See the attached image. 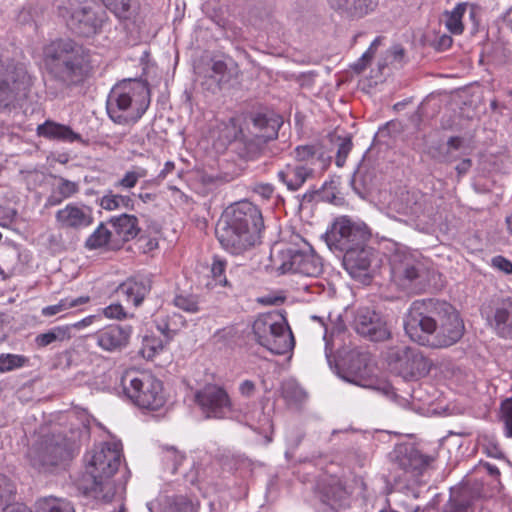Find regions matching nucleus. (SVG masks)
Masks as SVG:
<instances>
[{"mask_svg": "<svg viewBox=\"0 0 512 512\" xmlns=\"http://www.w3.org/2000/svg\"><path fill=\"white\" fill-rule=\"evenodd\" d=\"M122 456L118 442L95 445L84 456L85 475L91 480L88 487L94 497L107 505V512H127L123 503V487H117L112 480Z\"/></svg>", "mask_w": 512, "mask_h": 512, "instance_id": "nucleus-1", "label": "nucleus"}, {"mask_svg": "<svg viewBox=\"0 0 512 512\" xmlns=\"http://www.w3.org/2000/svg\"><path fill=\"white\" fill-rule=\"evenodd\" d=\"M46 83L59 89L82 83L92 71L91 54L83 45L72 39H57L43 51Z\"/></svg>", "mask_w": 512, "mask_h": 512, "instance_id": "nucleus-2", "label": "nucleus"}, {"mask_svg": "<svg viewBox=\"0 0 512 512\" xmlns=\"http://www.w3.org/2000/svg\"><path fill=\"white\" fill-rule=\"evenodd\" d=\"M263 227L260 209L249 201H240L225 210L216 234L225 250L239 255L260 243Z\"/></svg>", "mask_w": 512, "mask_h": 512, "instance_id": "nucleus-3", "label": "nucleus"}, {"mask_svg": "<svg viewBox=\"0 0 512 512\" xmlns=\"http://www.w3.org/2000/svg\"><path fill=\"white\" fill-rule=\"evenodd\" d=\"M150 104L149 89L142 81L124 80L116 84L106 100V111L116 124H135Z\"/></svg>", "mask_w": 512, "mask_h": 512, "instance_id": "nucleus-4", "label": "nucleus"}, {"mask_svg": "<svg viewBox=\"0 0 512 512\" xmlns=\"http://www.w3.org/2000/svg\"><path fill=\"white\" fill-rule=\"evenodd\" d=\"M256 341L273 354H286L294 347V338L286 318L279 313L259 315L253 323Z\"/></svg>", "mask_w": 512, "mask_h": 512, "instance_id": "nucleus-5", "label": "nucleus"}, {"mask_svg": "<svg viewBox=\"0 0 512 512\" xmlns=\"http://www.w3.org/2000/svg\"><path fill=\"white\" fill-rule=\"evenodd\" d=\"M121 383L125 395L141 409L157 411L167 401L163 383L149 373H126Z\"/></svg>", "mask_w": 512, "mask_h": 512, "instance_id": "nucleus-6", "label": "nucleus"}, {"mask_svg": "<svg viewBox=\"0 0 512 512\" xmlns=\"http://www.w3.org/2000/svg\"><path fill=\"white\" fill-rule=\"evenodd\" d=\"M79 446L75 439L62 434L43 436L28 452L31 465L38 469H48L72 459Z\"/></svg>", "mask_w": 512, "mask_h": 512, "instance_id": "nucleus-7", "label": "nucleus"}, {"mask_svg": "<svg viewBox=\"0 0 512 512\" xmlns=\"http://www.w3.org/2000/svg\"><path fill=\"white\" fill-rule=\"evenodd\" d=\"M62 16L67 27L81 37H91L100 33L107 21L106 11L89 0H69L62 10Z\"/></svg>", "mask_w": 512, "mask_h": 512, "instance_id": "nucleus-8", "label": "nucleus"}, {"mask_svg": "<svg viewBox=\"0 0 512 512\" xmlns=\"http://www.w3.org/2000/svg\"><path fill=\"white\" fill-rule=\"evenodd\" d=\"M31 85V77L24 65L0 57V108H7L17 98L25 97Z\"/></svg>", "mask_w": 512, "mask_h": 512, "instance_id": "nucleus-9", "label": "nucleus"}, {"mask_svg": "<svg viewBox=\"0 0 512 512\" xmlns=\"http://www.w3.org/2000/svg\"><path fill=\"white\" fill-rule=\"evenodd\" d=\"M436 327V303L415 301L411 305L404 322L408 337L423 346L430 347Z\"/></svg>", "mask_w": 512, "mask_h": 512, "instance_id": "nucleus-10", "label": "nucleus"}, {"mask_svg": "<svg viewBox=\"0 0 512 512\" xmlns=\"http://www.w3.org/2000/svg\"><path fill=\"white\" fill-rule=\"evenodd\" d=\"M464 334V323L456 309L448 303H436V327L430 347H448Z\"/></svg>", "mask_w": 512, "mask_h": 512, "instance_id": "nucleus-11", "label": "nucleus"}, {"mask_svg": "<svg viewBox=\"0 0 512 512\" xmlns=\"http://www.w3.org/2000/svg\"><path fill=\"white\" fill-rule=\"evenodd\" d=\"M300 249H288L282 254V263L278 271L282 274L295 273L306 277H318L323 272L321 258L315 253L312 246L302 240Z\"/></svg>", "mask_w": 512, "mask_h": 512, "instance_id": "nucleus-12", "label": "nucleus"}, {"mask_svg": "<svg viewBox=\"0 0 512 512\" xmlns=\"http://www.w3.org/2000/svg\"><path fill=\"white\" fill-rule=\"evenodd\" d=\"M369 233L364 225L343 216L337 218L326 233L329 247L345 253L355 245H363L369 240Z\"/></svg>", "mask_w": 512, "mask_h": 512, "instance_id": "nucleus-13", "label": "nucleus"}, {"mask_svg": "<svg viewBox=\"0 0 512 512\" xmlns=\"http://www.w3.org/2000/svg\"><path fill=\"white\" fill-rule=\"evenodd\" d=\"M424 271L422 262L413 253L396 250L390 258L392 281L401 288H408L414 281L422 277Z\"/></svg>", "mask_w": 512, "mask_h": 512, "instance_id": "nucleus-14", "label": "nucleus"}, {"mask_svg": "<svg viewBox=\"0 0 512 512\" xmlns=\"http://www.w3.org/2000/svg\"><path fill=\"white\" fill-rule=\"evenodd\" d=\"M133 329L129 325L109 324L90 335L98 348L107 353H118L129 345Z\"/></svg>", "mask_w": 512, "mask_h": 512, "instance_id": "nucleus-15", "label": "nucleus"}, {"mask_svg": "<svg viewBox=\"0 0 512 512\" xmlns=\"http://www.w3.org/2000/svg\"><path fill=\"white\" fill-rule=\"evenodd\" d=\"M391 357L395 361L394 369L405 380L418 379L425 376L430 370V362L421 353L403 347L393 353Z\"/></svg>", "mask_w": 512, "mask_h": 512, "instance_id": "nucleus-16", "label": "nucleus"}, {"mask_svg": "<svg viewBox=\"0 0 512 512\" xmlns=\"http://www.w3.org/2000/svg\"><path fill=\"white\" fill-rule=\"evenodd\" d=\"M196 401L207 417L223 418L231 411L227 392L217 385H206L196 393Z\"/></svg>", "mask_w": 512, "mask_h": 512, "instance_id": "nucleus-17", "label": "nucleus"}, {"mask_svg": "<svg viewBox=\"0 0 512 512\" xmlns=\"http://www.w3.org/2000/svg\"><path fill=\"white\" fill-rule=\"evenodd\" d=\"M391 207L397 213L411 219H420L433 213V206L427 196L420 191H403L392 202Z\"/></svg>", "mask_w": 512, "mask_h": 512, "instance_id": "nucleus-18", "label": "nucleus"}, {"mask_svg": "<svg viewBox=\"0 0 512 512\" xmlns=\"http://www.w3.org/2000/svg\"><path fill=\"white\" fill-rule=\"evenodd\" d=\"M353 326L358 334L372 341H383L390 335L386 323L368 307H361L356 311Z\"/></svg>", "mask_w": 512, "mask_h": 512, "instance_id": "nucleus-19", "label": "nucleus"}, {"mask_svg": "<svg viewBox=\"0 0 512 512\" xmlns=\"http://www.w3.org/2000/svg\"><path fill=\"white\" fill-rule=\"evenodd\" d=\"M59 228L64 230H81L93 222L92 210L84 204L69 203L55 214Z\"/></svg>", "mask_w": 512, "mask_h": 512, "instance_id": "nucleus-20", "label": "nucleus"}, {"mask_svg": "<svg viewBox=\"0 0 512 512\" xmlns=\"http://www.w3.org/2000/svg\"><path fill=\"white\" fill-rule=\"evenodd\" d=\"M374 259L373 250L367 246L355 245L344 253L343 264L345 269L354 277L361 275L367 271Z\"/></svg>", "mask_w": 512, "mask_h": 512, "instance_id": "nucleus-21", "label": "nucleus"}, {"mask_svg": "<svg viewBox=\"0 0 512 512\" xmlns=\"http://www.w3.org/2000/svg\"><path fill=\"white\" fill-rule=\"evenodd\" d=\"M36 134L39 137L60 142H84L82 136L74 132L70 126L52 120H46L44 123L38 125Z\"/></svg>", "mask_w": 512, "mask_h": 512, "instance_id": "nucleus-22", "label": "nucleus"}, {"mask_svg": "<svg viewBox=\"0 0 512 512\" xmlns=\"http://www.w3.org/2000/svg\"><path fill=\"white\" fill-rule=\"evenodd\" d=\"M397 453V459L402 469L415 475L421 474L434 461L433 457L423 455L413 447H401Z\"/></svg>", "mask_w": 512, "mask_h": 512, "instance_id": "nucleus-23", "label": "nucleus"}, {"mask_svg": "<svg viewBox=\"0 0 512 512\" xmlns=\"http://www.w3.org/2000/svg\"><path fill=\"white\" fill-rule=\"evenodd\" d=\"M329 6L342 15L352 18H362L372 12L376 0H327Z\"/></svg>", "mask_w": 512, "mask_h": 512, "instance_id": "nucleus-24", "label": "nucleus"}, {"mask_svg": "<svg viewBox=\"0 0 512 512\" xmlns=\"http://www.w3.org/2000/svg\"><path fill=\"white\" fill-rule=\"evenodd\" d=\"M489 324L500 337L512 339V297L503 300L496 308Z\"/></svg>", "mask_w": 512, "mask_h": 512, "instance_id": "nucleus-25", "label": "nucleus"}, {"mask_svg": "<svg viewBox=\"0 0 512 512\" xmlns=\"http://www.w3.org/2000/svg\"><path fill=\"white\" fill-rule=\"evenodd\" d=\"M312 169L300 164H287L278 172V179L290 191L299 190L306 180L312 176Z\"/></svg>", "mask_w": 512, "mask_h": 512, "instance_id": "nucleus-26", "label": "nucleus"}, {"mask_svg": "<svg viewBox=\"0 0 512 512\" xmlns=\"http://www.w3.org/2000/svg\"><path fill=\"white\" fill-rule=\"evenodd\" d=\"M150 289L151 285L148 279H129L118 286L117 293L124 296L134 306H139Z\"/></svg>", "mask_w": 512, "mask_h": 512, "instance_id": "nucleus-27", "label": "nucleus"}, {"mask_svg": "<svg viewBox=\"0 0 512 512\" xmlns=\"http://www.w3.org/2000/svg\"><path fill=\"white\" fill-rule=\"evenodd\" d=\"M71 338V326L58 325L36 335L34 343L37 348H45L48 346L58 347L63 343L70 341Z\"/></svg>", "mask_w": 512, "mask_h": 512, "instance_id": "nucleus-28", "label": "nucleus"}, {"mask_svg": "<svg viewBox=\"0 0 512 512\" xmlns=\"http://www.w3.org/2000/svg\"><path fill=\"white\" fill-rule=\"evenodd\" d=\"M111 222L116 234L123 241H129L135 238L140 231L138 219L134 215L122 214L113 218Z\"/></svg>", "mask_w": 512, "mask_h": 512, "instance_id": "nucleus-29", "label": "nucleus"}, {"mask_svg": "<svg viewBox=\"0 0 512 512\" xmlns=\"http://www.w3.org/2000/svg\"><path fill=\"white\" fill-rule=\"evenodd\" d=\"M89 301V296H80L76 298L66 297L61 299L56 304L43 307L41 310V314L44 317H52L56 315H60V317H62L69 309L84 305Z\"/></svg>", "mask_w": 512, "mask_h": 512, "instance_id": "nucleus-30", "label": "nucleus"}, {"mask_svg": "<svg viewBox=\"0 0 512 512\" xmlns=\"http://www.w3.org/2000/svg\"><path fill=\"white\" fill-rule=\"evenodd\" d=\"M159 505L161 512H197V504L183 495L165 496Z\"/></svg>", "mask_w": 512, "mask_h": 512, "instance_id": "nucleus-31", "label": "nucleus"}, {"mask_svg": "<svg viewBox=\"0 0 512 512\" xmlns=\"http://www.w3.org/2000/svg\"><path fill=\"white\" fill-rule=\"evenodd\" d=\"M79 185L77 182L59 177L58 184L49 196L47 203L51 206L60 204L63 200L68 199L78 193Z\"/></svg>", "mask_w": 512, "mask_h": 512, "instance_id": "nucleus-32", "label": "nucleus"}, {"mask_svg": "<svg viewBox=\"0 0 512 512\" xmlns=\"http://www.w3.org/2000/svg\"><path fill=\"white\" fill-rule=\"evenodd\" d=\"M35 512H76V510L67 499L49 496L36 502Z\"/></svg>", "mask_w": 512, "mask_h": 512, "instance_id": "nucleus-33", "label": "nucleus"}, {"mask_svg": "<svg viewBox=\"0 0 512 512\" xmlns=\"http://www.w3.org/2000/svg\"><path fill=\"white\" fill-rule=\"evenodd\" d=\"M99 205L102 209L113 211L118 209H132L133 199L128 195L115 194L111 190L107 191L100 199Z\"/></svg>", "mask_w": 512, "mask_h": 512, "instance_id": "nucleus-34", "label": "nucleus"}, {"mask_svg": "<svg viewBox=\"0 0 512 512\" xmlns=\"http://www.w3.org/2000/svg\"><path fill=\"white\" fill-rule=\"evenodd\" d=\"M468 8L470 9V14L473 15V8L467 3L458 4L450 13L447 14L446 27L451 33L459 35L463 32L464 26L462 18Z\"/></svg>", "mask_w": 512, "mask_h": 512, "instance_id": "nucleus-35", "label": "nucleus"}, {"mask_svg": "<svg viewBox=\"0 0 512 512\" xmlns=\"http://www.w3.org/2000/svg\"><path fill=\"white\" fill-rule=\"evenodd\" d=\"M348 493L339 484L330 486L323 494V502L332 509H340L347 504Z\"/></svg>", "mask_w": 512, "mask_h": 512, "instance_id": "nucleus-36", "label": "nucleus"}, {"mask_svg": "<svg viewBox=\"0 0 512 512\" xmlns=\"http://www.w3.org/2000/svg\"><path fill=\"white\" fill-rule=\"evenodd\" d=\"M444 512H472V498L466 488L453 494Z\"/></svg>", "mask_w": 512, "mask_h": 512, "instance_id": "nucleus-37", "label": "nucleus"}, {"mask_svg": "<svg viewBox=\"0 0 512 512\" xmlns=\"http://www.w3.org/2000/svg\"><path fill=\"white\" fill-rule=\"evenodd\" d=\"M111 236L112 233L108 230V228L103 224H100L87 238L85 246L90 250L102 248L109 244Z\"/></svg>", "mask_w": 512, "mask_h": 512, "instance_id": "nucleus-38", "label": "nucleus"}, {"mask_svg": "<svg viewBox=\"0 0 512 512\" xmlns=\"http://www.w3.org/2000/svg\"><path fill=\"white\" fill-rule=\"evenodd\" d=\"M146 176L147 170L144 168L138 167L136 169L129 170L123 175L121 179L115 183V187L124 190H130L137 185L141 178Z\"/></svg>", "mask_w": 512, "mask_h": 512, "instance_id": "nucleus-39", "label": "nucleus"}, {"mask_svg": "<svg viewBox=\"0 0 512 512\" xmlns=\"http://www.w3.org/2000/svg\"><path fill=\"white\" fill-rule=\"evenodd\" d=\"M28 363V358L19 354H0V372H10L24 367Z\"/></svg>", "mask_w": 512, "mask_h": 512, "instance_id": "nucleus-40", "label": "nucleus"}, {"mask_svg": "<svg viewBox=\"0 0 512 512\" xmlns=\"http://www.w3.org/2000/svg\"><path fill=\"white\" fill-rule=\"evenodd\" d=\"M174 305L189 313H196L199 311L198 299L192 294H178L174 298Z\"/></svg>", "mask_w": 512, "mask_h": 512, "instance_id": "nucleus-41", "label": "nucleus"}, {"mask_svg": "<svg viewBox=\"0 0 512 512\" xmlns=\"http://www.w3.org/2000/svg\"><path fill=\"white\" fill-rule=\"evenodd\" d=\"M118 18H127L134 0H101Z\"/></svg>", "mask_w": 512, "mask_h": 512, "instance_id": "nucleus-42", "label": "nucleus"}, {"mask_svg": "<svg viewBox=\"0 0 512 512\" xmlns=\"http://www.w3.org/2000/svg\"><path fill=\"white\" fill-rule=\"evenodd\" d=\"M162 340L156 337H145L143 339L141 354L144 358L150 360L153 359L155 355L163 350Z\"/></svg>", "mask_w": 512, "mask_h": 512, "instance_id": "nucleus-43", "label": "nucleus"}, {"mask_svg": "<svg viewBox=\"0 0 512 512\" xmlns=\"http://www.w3.org/2000/svg\"><path fill=\"white\" fill-rule=\"evenodd\" d=\"M185 460L183 454L178 452L174 448H167L164 450L163 454V462L167 469H170L172 473H176L179 469V466Z\"/></svg>", "mask_w": 512, "mask_h": 512, "instance_id": "nucleus-44", "label": "nucleus"}, {"mask_svg": "<svg viewBox=\"0 0 512 512\" xmlns=\"http://www.w3.org/2000/svg\"><path fill=\"white\" fill-rule=\"evenodd\" d=\"M254 126L259 127L260 129L264 128L268 130L271 128V131H265L263 134L260 135L265 140L273 139L277 137V129L279 127V122L276 120H273L271 125L270 121L264 117V116H257L253 120Z\"/></svg>", "mask_w": 512, "mask_h": 512, "instance_id": "nucleus-45", "label": "nucleus"}, {"mask_svg": "<svg viewBox=\"0 0 512 512\" xmlns=\"http://www.w3.org/2000/svg\"><path fill=\"white\" fill-rule=\"evenodd\" d=\"M381 40L382 38L381 37H376L373 42L370 44L369 48L367 49V51L365 53H363V55L361 56V58L353 65V69L360 73L362 72L367 64L371 61V59L373 58L378 46L380 45L381 43Z\"/></svg>", "mask_w": 512, "mask_h": 512, "instance_id": "nucleus-46", "label": "nucleus"}, {"mask_svg": "<svg viewBox=\"0 0 512 512\" xmlns=\"http://www.w3.org/2000/svg\"><path fill=\"white\" fill-rule=\"evenodd\" d=\"M501 420L504 423V435L512 438V397L501 404Z\"/></svg>", "mask_w": 512, "mask_h": 512, "instance_id": "nucleus-47", "label": "nucleus"}, {"mask_svg": "<svg viewBox=\"0 0 512 512\" xmlns=\"http://www.w3.org/2000/svg\"><path fill=\"white\" fill-rule=\"evenodd\" d=\"M226 262L219 257H214L211 264V274L217 285L227 286L228 281L225 276Z\"/></svg>", "mask_w": 512, "mask_h": 512, "instance_id": "nucleus-48", "label": "nucleus"}, {"mask_svg": "<svg viewBox=\"0 0 512 512\" xmlns=\"http://www.w3.org/2000/svg\"><path fill=\"white\" fill-rule=\"evenodd\" d=\"M19 256V251L16 248H10L4 253L1 261L9 274H13L20 269L18 265Z\"/></svg>", "mask_w": 512, "mask_h": 512, "instance_id": "nucleus-49", "label": "nucleus"}, {"mask_svg": "<svg viewBox=\"0 0 512 512\" xmlns=\"http://www.w3.org/2000/svg\"><path fill=\"white\" fill-rule=\"evenodd\" d=\"M219 130V138L223 141V143L231 142L236 138L238 133L236 121L233 118H230L227 122L221 123L219 125Z\"/></svg>", "mask_w": 512, "mask_h": 512, "instance_id": "nucleus-50", "label": "nucleus"}, {"mask_svg": "<svg viewBox=\"0 0 512 512\" xmlns=\"http://www.w3.org/2000/svg\"><path fill=\"white\" fill-rule=\"evenodd\" d=\"M14 493V485L6 477H0V505L7 504Z\"/></svg>", "mask_w": 512, "mask_h": 512, "instance_id": "nucleus-51", "label": "nucleus"}, {"mask_svg": "<svg viewBox=\"0 0 512 512\" xmlns=\"http://www.w3.org/2000/svg\"><path fill=\"white\" fill-rule=\"evenodd\" d=\"M311 319L314 321H318L320 325L323 327V340L325 342V356L327 358V361L331 363V353H332V337L334 335V331H332L330 334L328 333V328L323 322V319L318 316H311Z\"/></svg>", "mask_w": 512, "mask_h": 512, "instance_id": "nucleus-52", "label": "nucleus"}, {"mask_svg": "<svg viewBox=\"0 0 512 512\" xmlns=\"http://www.w3.org/2000/svg\"><path fill=\"white\" fill-rule=\"evenodd\" d=\"M490 265L492 268L506 274H512V262L502 255L494 256L491 259Z\"/></svg>", "mask_w": 512, "mask_h": 512, "instance_id": "nucleus-53", "label": "nucleus"}, {"mask_svg": "<svg viewBox=\"0 0 512 512\" xmlns=\"http://www.w3.org/2000/svg\"><path fill=\"white\" fill-rule=\"evenodd\" d=\"M352 149V141L350 138L342 139L341 143L338 146L337 156H336V165L338 167H342L346 161L348 154Z\"/></svg>", "mask_w": 512, "mask_h": 512, "instance_id": "nucleus-54", "label": "nucleus"}, {"mask_svg": "<svg viewBox=\"0 0 512 512\" xmlns=\"http://www.w3.org/2000/svg\"><path fill=\"white\" fill-rule=\"evenodd\" d=\"M103 315L108 319H125L127 314L123 306L119 303H112L103 309Z\"/></svg>", "mask_w": 512, "mask_h": 512, "instance_id": "nucleus-55", "label": "nucleus"}, {"mask_svg": "<svg viewBox=\"0 0 512 512\" xmlns=\"http://www.w3.org/2000/svg\"><path fill=\"white\" fill-rule=\"evenodd\" d=\"M157 329L169 340L172 339L179 331V327H172V325L168 323L166 318L157 320Z\"/></svg>", "mask_w": 512, "mask_h": 512, "instance_id": "nucleus-56", "label": "nucleus"}, {"mask_svg": "<svg viewBox=\"0 0 512 512\" xmlns=\"http://www.w3.org/2000/svg\"><path fill=\"white\" fill-rule=\"evenodd\" d=\"M253 192L263 199H270L274 193L273 185L269 183H257L253 187Z\"/></svg>", "mask_w": 512, "mask_h": 512, "instance_id": "nucleus-57", "label": "nucleus"}, {"mask_svg": "<svg viewBox=\"0 0 512 512\" xmlns=\"http://www.w3.org/2000/svg\"><path fill=\"white\" fill-rule=\"evenodd\" d=\"M390 62H401L404 58V49L400 45H394L386 52Z\"/></svg>", "mask_w": 512, "mask_h": 512, "instance_id": "nucleus-58", "label": "nucleus"}, {"mask_svg": "<svg viewBox=\"0 0 512 512\" xmlns=\"http://www.w3.org/2000/svg\"><path fill=\"white\" fill-rule=\"evenodd\" d=\"M314 149L311 146H298L295 149V158L298 161H306L309 158L313 157Z\"/></svg>", "mask_w": 512, "mask_h": 512, "instance_id": "nucleus-59", "label": "nucleus"}, {"mask_svg": "<svg viewBox=\"0 0 512 512\" xmlns=\"http://www.w3.org/2000/svg\"><path fill=\"white\" fill-rule=\"evenodd\" d=\"M255 388V383L251 380H244L239 385V391L245 397H251L255 392Z\"/></svg>", "mask_w": 512, "mask_h": 512, "instance_id": "nucleus-60", "label": "nucleus"}, {"mask_svg": "<svg viewBox=\"0 0 512 512\" xmlns=\"http://www.w3.org/2000/svg\"><path fill=\"white\" fill-rule=\"evenodd\" d=\"M227 70V65L224 61L217 60L212 64V72L218 76V81L221 82Z\"/></svg>", "mask_w": 512, "mask_h": 512, "instance_id": "nucleus-61", "label": "nucleus"}, {"mask_svg": "<svg viewBox=\"0 0 512 512\" xmlns=\"http://www.w3.org/2000/svg\"><path fill=\"white\" fill-rule=\"evenodd\" d=\"M485 447L486 453L488 456L493 458H500L502 456V452L496 442L493 440H489L486 444H483Z\"/></svg>", "mask_w": 512, "mask_h": 512, "instance_id": "nucleus-62", "label": "nucleus"}, {"mask_svg": "<svg viewBox=\"0 0 512 512\" xmlns=\"http://www.w3.org/2000/svg\"><path fill=\"white\" fill-rule=\"evenodd\" d=\"M95 319H96L95 315H89V316L83 318L82 320H80V321L70 325L71 326V330L73 328L79 330V329L85 328L87 326H90L91 324H93Z\"/></svg>", "mask_w": 512, "mask_h": 512, "instance_id": "nucleus-63", "label": "nucleus"}, {"mask_svg": "<svg viewBox=\"0 0 512 512\" xmlns=\"http://www.w3.org/2000/svg\"><path fill=\"white\" fill-rule=\"evenodd\" d=\"M166 319H167L168 323H170L172 325V327H179V329H180L181 327H183L185 325V320L179 314H173L171 316H167Z\"/></svg>", "mask_w": 512, "mask_h": 512, "instance_id": "nucleus-64", "label": "nucleus"}]
</instances>
